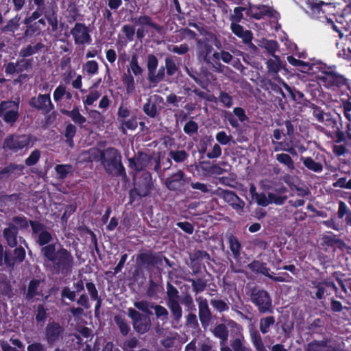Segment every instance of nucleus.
<instances>
[{
    "mask_svg": "<svg viewBox=\"0 0 351 351\" xmlns=\"http://www.w3.org/2000/svg\"><path fill=\"white\" fill-rule=\"evenodd\" d=\"M305 2L308 9V12L313 18L330 26L339 33L340 37L345 33L351 35V23H348V20L351 19L349 16L345 19L343 16H335V7L333 4L317 0H305Z\"/></svg>",
    "mask_w": 351,
    "mask_h": 351,
    "instance_id": "1",
    "label": "nucleus"
},
{
    "mask_svg": "<svg viewBox=\"0 0 351 351\" xmlns=\"http://www.w3.org/2000/svg\"><path fill=\"white\" fill-rule=\"evenodd\" d=\"M42 252L58 269H64L71 265L73 258L71 254L59 244L45 246L42 248Z\"/></svg>",
    "mask_w": 351,
    "mask_h": 351,
    "instance_id": "2",
    "label": "nucleus"
},
{
    "mask_svg": "<svg viewBox=\"0 0 351 351\" xmlns=\"http://www.w3.org/2000/svg\"><path fill=\"white\" fill-rule=\"evenodd\" d=\"M315 69L319 72V80L326 86H337L341 83V77L335 71V66H328L326 64L319 62L315 65Z\"/></svg>",
    "mask_w": 351,
    "mask_h": 351,
    "instance_id": "3",
    "label": "nucleus"
},
{
    "mask_svg": "<svg viewBox=\"0 0 351 351\" xmlns=\"http://www.w3.org/2000/svg\"><path fill=\"white\" fill-rule=\"evenodd\" d=\"M35 141L36 139L30 135H13L5 139L4 147L17 152L33 146Z\"/></svg>",
    "mask_w": 351,
    "mask_h": 351,
    "instance_id": "4",
    "label": "nucleus"
},
{
    "mask_svg": "<svg viewBox=\"0 0 351 351\" xmlns=\"http://www.w3.org/2000/svg\"><path fill=\"white\" fill-rule=\"evenodd\" d=\"M212 45H215L217 48L221 46L220 43L213 35H208L204 39L198 41V56L200 59L207 62L213 61V56H210L213 49Z\"/></svg>",
    "mask_w": 351,
    "mask_h": 351,
    "instance_id": "5",
    "label": "nucleus"
},
{
    "mask_svg": "<svg viewBox=\"0 0 351 351\" xmlns=\"http://www.w3.org/2000/svg\"><path fill=\"white\" fill-rule=\"evenodd\" d=\"M99 158L101 160L108 171H112L120 165L121 156L114 148L107 149L104 152H100Z\"/></svg>",
    "mask_w": 351,
    "mask_h": 351,
    "instance_id": "6",
    "label": "nucleus"
},
{
    "mask_svg": "<svg viewBox=\"0 0 351 351\" xmlns=\"http://www.w3.org/2000/svg\"><path fill=\"white\" fill-rule=\"evenodd\" d=\"M19 105L12 101H3L0 104V117L10 124H12L18 118Z\"/></svg>",
    "mask_w": 351,
    "mask_h": 351,
    "instance_id": "7",
    "label": "nucleus"
},
{
    "mask_svg": "<svg viewBox=\"0 0 351 351\" xmlns=\"http://www.w3.org/2000/svg\"><path fill=\"white\" fill-rule=\"evenodd\" d=\"M71 34L77 45H89L91 42L88 27L82 23H76L71 29Z\"/></svg>",
    "mask_w": 351,
    "mask_h": 351,
    "instance_id": "8",
    "label": "nucleus"
},
{
    "mask_svg": "<svg viewBox=\"0 0 351 351\" xmlns=\"http://www.w3.org/2000/svg\"><path fill=\"white\" fill-rule=\"evenodd\" d=\"M129 315L133 320V325L135 330L140 333L147 332L150 326V319L148 317L141 315L134 309H129Z\"/></svg>",
    "mask_w": 351,
    "mask_h": 351,
    "instance_id": "9",
    "label": "nucleus"
},
{
    "mask_svg": "<svg viewBox=\"0 0 351 351\" xmlns=\"http://www.w3.org/2000/svg\"><path fill=\"white\" fill-rule=\"evenodd\" d=\"M252 302L258 307L261 312H266L271 306V300L269 294L265 291H259L252 296Z\"/></svg>",
    "mask_w": 351,
    "mask_h": 351,
    "instance_id": "10",
    "label": "nucleus"
},
{
    "mask_svg": "<svg viewBox=\"0 0 351 351\" xmlns=\"http://www.w3.org/2000/svg\"><path fill=\"white\" fill-rule=\"evenodd\" d=\"M230 326L233 328L237 335V337L231 342L232 350L234 351H251L250 348L245 347L243 344L245 339L242 334V328L235 322L230 323Z\"/></svg>",
    "mask_w": 351,
    "mask_h": 351,
    "instance_id": "11",
    "label": "nucleus"
},
{
    "mask_svg": "<svg viewBox=\"0 0 351 351\" xmlns=\"http://www.w3.org/2000/svg\"><path fill=\"white\" fill-rule=\"evenodd\" d=\"M223 197L238 213L241 214L242 213L245 204L233 192L224 191Z\"/></svg>",
    "mask_w": 351,
    "mask_h": 351,
    "instance_id": "12",
    "label": "nucleus"
},
{
    "mask_svg": "<svg viewBox=\"0 0 351 351\" xmlns=\"http://www.w3.org/2000/svg\"><path fill=\"white\" fill-rule=\"evenodd\" d=\"M33 232L37 235V242L40 245L49 243L51 239V234L45 230L43 226L36 222H31Z\"/></svg>",
    "mask_w": 351,
    "mask_h": 351,
    "instance_id": "13",
    "label": "nucleus"
},
{
    "mask_svg": "<svg viewBox=\"0 0 351 351\" xmlns=\"http://www.w3.org/2000/svg\"><path fill=\"white\" fill-rule=\"evenodd\" d=\"M30 104L39 109L50 110L52 108V104L49 95H39L37 97L32 98Z\"/></svg>",
    "mask_w": 351,
    "mask_h": 351,
    "instance_id": "14",
    "label": "nucleus"
},
{
    "mask_svg": "<svg viewBox=\"0 0 351 351\" xmlns=\"http://www.w3.org/2000/svg\"><path fill=\"white\" fill-rule=\"evenodd\" d=\"M247 14L256 19H261L263 16L269 15L274 16V10L266 5H253L250 6V8L247 11Z\"/></svg>",
    "mask_w": 351,
    "mask_h": 351,
    "instance_id": "15",
    "label": "nucleus"
},
{
    "mask_svg": "<svg viewBox=\"0 0 351 351\" xmlns=\"http://www.w3.org/2000/svg\"><path fill=\"white\" fill-rule=\"evenodd\" d=\"M213 334L215 337L221 339L220 350L221 351H232V350L227 346L225 342L228 339V331L226 328L223 324L217 326L213 330Z\"/></svg>",
    "mask_w": 351,
    "mask_h": 351,
    "instance_id": "16",
    "label": "nucleus"
},
{
    "mask_svg": "<svg viewBox=\"0 0 351 351\" xmlns=\"http://www.w3.org/2000/svg\"><path fill=\"white\" fill-rule=\"evenodd\" d=\"M62 330L58 324H49L46 329V337L49 343L56 341L60 337Z\"/></svg>",
    "mask_w": 351,
    "mask_h": 351,
    "instance_id": "17",
    "label": "nucleus"
},
{
    "mask_svg": "<svg viewBox=\"0 0 351 351\" xmlns=\"http://www.w3.org/2000/svg\"><path fill=\"white\" fill-rule=\"evenodd\" d=\"M137 25H141L142 27L137 29V36L142 38L145 36V32H148L149 29L154 28L159 29L158 27L152 23L150 19L147 16H141L138 19Z\"/></svg>",
    "mask_w": 351,
    "mask_h": 351,
    "instance_id": "18",
    "label": "nucleus"
},
{
    "mask_svg": "<svg viewBox=\"0 0 351 351\" xmlns=\"http://www.w3.org/2000/svg\"><path fill=\"white\" fill-rule=\"evenodd\" d=\"M143 176H144V182L142 184V186L141 185H137L136 184V176L134 177V182H135V184L136 185L135 189L137 192V193L140 195V196H145L148 194L149 193V189H150V185H151V176L149 173L147 172H145V173H143Z\"/></svg>",
    "mask_w": 351,
    "mask_h": 351,
    "instance_id": "19",
    "label": "nucleus"
},
{
    "mask_svg": "<svg viewBox=\"0 0 351 351\" xmlns=\"http://www.w3.org/2000/svg\"><path fill=\"white\" fill-rule=\"evenodd\" d=\"M231 29L235 35L242 38L245 43H249L252 40V33L250 31L244 30L240 25L232 23Z\"/></svg>",
    "mask_w": 351,
    "mask_h": 351,
    "instance_id": "20",
    "label": "nucleus"
},
{
    "mask_svg": "<svg viewBox=\"0 0 351 351\" xmlns=\"http://www.w3.org/2000/svg\"><path fill=\"white\" fill-rule=\"evenodd\" d=\"M29 66L27 60H22L19 61L16 65L14 63H8L5 66V73L7 74H13L15 72H22Z\"/></svg>",
    "mask_w": 351,
    "mask_h": 351,
    "instance_id": "21",
    "label": "nucleus"
},
{
    "mask_svg": "<svg viewBox=\"0 0 351 351\" xmlns=\"http://www.w3.org/2000/svg\"><path fill=\"white\" fill-rule=\"evenodd\" d=\"M274 59L267 62V69L269 72L277 73L281 69L285 67V64L280 60L279 57L273 54Z\"/></svg>",
    "mask_w": 351,
    "mask_h": 351,
    "instance_id": "22",
    "label": "nucleus"
},
{
    "mask_svg": "<svg viewBox=\"0 0 351 351\" xmlns=\"http://www.w3.org/2000/svg\"><path fill=\"white\" fill-rule=\"evenodd\" d=\"M61 112L64 114L69 116L76 123L82 124L86 121V118L80 113L77 108H74L71 111L62 109Z\"/></svg>",
    "mask_w": 351,
    "mask_h": 351,
    "instance_id": "23",
    "label": "nucleus"
},
{
    "mask_svg": "<svg viewBox=\"0 0 351 351\" xmlns=\"http://www.w3.org/2000/svg\"><path fill=\"white\" fill-rule=\"evenodd\" d=\"M16 234L17 230L16 227L11 226L4 230V237L11 247H14L16 245Z\"/></svg>",
    "mask_w": 351,
    "mask_h": 351,
    "instance_id": "24",
    "label": "nucleus"
},
{
    "mask_svg": "<svg viewBox=\"0 0 351 351\" xmlns=\"http://www.w3.org/2000/svg\"><path fill=\"white\" fill-rule=\"evenodd\" d=\"M100 151L96 148L90 149L88 151L82 153L80 156V161H92L99 159Z\"/></svg>",
    "mask_w": 351,
    "mask_h": 351,
    "instance_id": "25",
    "label": "nucleus"
},
{
    "mask_svg": "<svg viewBox=\"0 0 351 351\" xmlns=\"http://www.w3.org/2000/svg\"><path fill=\"white\" fill-rule=\"evenodd\" d=\"M199 315L202 324H207L210 313L206 301H201L199 304Z\"/></svg>",
    "mask_w": 351,
    "mask_h": 351,
    "instance_id": "26",
    "label": "nucleus"
},
{
    "mask_svg": "<svg viewBox=\"0 0 351 351\" xmlns=\"http://www.w3.org/2000/svg\"><path fill=\"white\" fill-rule=\"evenodd\" d=\"M82 69L88 75L93 76L98 73V63L95 60H88L83 65Z\"/></svg>",
    "mask_w": 351,
    "mask_h": 351,
    "instance_id": "27",
    "label": "nucleus"
},
{
    "mask_svg": "<svg viewBox=\"0 0 351 351\" xmlns=\"http://www.w3.org/2000/svg\"><path fill=\"white\" fill-rule=\"evenodd\" d=\"M250 337L252 343L257 351H266L262 339L257 331L250 330Z\"/></svg>",
    "mask_w": 351,
    "mask_h": 351,
    "instance_id": "28",
    "label": "nucleus"
},
{
    "mask_svg": "<svg viewBox=\"0 0 351 351\" xmlns=\"http://www.w3.org/2000/svg\"><path fill=\"white\" fill-rule=\"evenodd\" d=\"M304 166L308 169L315 172H319L322 170V166L320 163L314 161L310 157L301 158Z\"/></svg>",
    "mask_w": 351,
    "mask_h": 351,
    "instance_id": "29",
    "label": "nucleus"
},
{
    "mask_svg": "<svg viewBox=\"0 0 351 351\" xmlns=\"http://www.w3.org/2000/svg\"><path fill=\"white\" fill-rule=\"evenodd\" d=\"M158 66V59L154 55H149L147 58V69L149 79H154V71Z\"/></svg>",
    "mask_w": 351,
    "mask_h": 351,
    "instance_id": "30",
    "label": "nucleus"
},
{
    "mask_svg": "<svg viewBox=\"0 0 351 351\" xmlns=\"http://www.w3.org/2000/svg\"><path fill=\"white\" fill-rule=\"evenodd\" d=\"M259 45L261 47L266 49L272 55L278 49V44L275 40L263 39L260 40Z\"/></svg>",
    "mask_w": 351,
    "mask_h": 351,
    "instance_id": "31",
    "label": "nucleus"
},
{
    "mask_svg": "<svg viewBox=\"0 0 351 351\" xmlns=\"http://www.w3.org/2000/svg\"><path fill=\"white\" fill-rule=\"evenodd\" d=\"M101 96V93L99 90L91 89L86 97L83 99L84 105H92L98 98Z\"/></svg>",
    "mask_w": 351,
    "mask_h": 351,
    "instance_id": "32",
    "label": "nucleus"
},
{
    "mask_svg": "<svg viewBox=\"0 0 351 351\" xmlns=\"http://www.w3.org/2000/svg\"><path fill=\"white\" fill-rule=\"evenodd\" d=\"M276 160L285 165L289 169H293L294 165L291 157L287 154H280L276 155Z\"/></svg>",
    "mask_w": 351,
    "mask_h": 351,
    "instance_id": "33",
    "label": "nucleus"
},
{
    "mask_svg": "<svg viewBox=\"0 0 351 351\" xmlns=\"http://www.w3.org/2000/svg\"><path fill=\"white\" fill-rule=\"evenodd\" d=\"M184 173L179 171L173 174L171 178L167 179L166 185L170 189L175 188L174 182H180L183 179Z\"/></svg>",
    "mask_w": 351,
    "mask_h": 351,
    "instance_id": "34",
    "label": "nucleus"
},
{
    "mask_svg": "<svg viewBox=\"0 0 351 351\" xmlns=\"http://www.w3.org/2000/svg\"><path fill=\"white\" fill-rule=\"evenodd\" d=\"M168 306L170 308L175 319H180L182 317V308L179 304V301L168 302Z\"/></svg>",
    "mask_w": 351,
    "mask_h": 351,
    "instance_id": "35",
    "label": "nucleus"
},
{
    "mask_svg": "<svg viewBox=\"0 0 351 351\" xmlns=\"http://www.w3.org/2000/svg\"><path fill=\"white\" fill-rule=\"evenodd\" d=\"M129 70L132 71L135 75H139L142 73V69L138 64V58L134 55L130 60Z\"/></svg>",
    "mask_w": 351,
    "mask_h": 351,
    "instance_id": "36",
    "label": "nucleus"
},
{
    "mask_svg": "<svg viewBox=\"0 0 351 351\" xmlns=\"http://www.w3.org/2000/svg\"><path fill=\"white\" fill-rule=\"evenodd\" d=\"M138 123L136 119L132 118L127 121H123L121 125V129L123 133L126 130H134L137 127Z\"/></svg>",
    "mask_w": 351,
    "mask_h": 351,
    "instance_id": "37",
    "label": "nucleus"
},
{
    "mask_svg": "<svg viewBox=\"0 0 351 351\" xmlns=\"http://www.w3.org/2000/svg\"><path fill=\"white\" fill-rule=\"evenodd\" d=\"M76 132V128L73 124H69L65 130V136L66 138V142L69 144V146L72 147L73 142V137L74 136Z\"/></svg>",
    "mask_w": 351,
    "mask_h": 351,
    "instance_id": "38",
    "label": "nucleus"
},
{
    "mask_svg": "<svg viewBox=\"0 0 351 351\" xmlns=\"http://www.w3.org/2000/svg\"><path fill=\"white\" fill-rule=\"evenodd\" d=\"M274 324V319L273 317H267L261 319L260 321L261 331L265 334L267 332L268 328Z\"/></svg>",
    "mask_w": 351,
    "mask_h": 351,
    "instance_id": "39",
    "label": "nucleus"
},
{
    "mask_svg": "<svg viewBox=\"0 0 351 351\" xmlns=\"http://www.w3.org/2000/svg\"><path fill=\"white\" fill-rule=\"evenodd\" d=\"M213 61H217L219 59H221L225 63H229L232 59V55L226 51H221L220 53H214L213 54Z\"/></svg>",
    "mask_w": 351,
    "mask_h": 351,
    "instance_id": "40",
    "label": "nucleus"
},
{
    "mask_svg": "<svg viewBox=\"0 0 351 351\" xmlns=\"http://www.w3.org/2000/svg\"><path fill=\"white\" fill-rule=\"evenodd\" d=\"M66 94V87L63 85H59L53 92V99L59 103Z\"/></svg>",
    "mask_w": 351,
    "mask_h": 351,
    "instance_id": "41",
    "label": "nucleus"
},
{
    "mask_svg": "<svg viewBox=\"0 0 351 351\" xmlns=\"http://www.w3.org/2000/svg\"><path fill=\"white\" fill-rule=\"evenodd\" d=\"M40 157V152L38 149H35L29 156V157L25 160V164L27 166H32L35 165L39 160Z\"/></svg>",
    "mask_w": 351,
    "mask_h": 351,
    "instance_id": "42",
    "label": "nucleus"
},
{
    "mask_svg": "<svg viewBox=\"0 0 351 351\" xmlns=\"http://www.w3.org/2000/svg\"><path fill=\"white\" fill-rule=\"evenodd\" d=\"M167 295L169 302L179 301L178 291L172 285H168L167 286Z\"/></svg>",
    "mask_w": 351,
    "mask_h": 351,
    "instance_id": "43",
    "label": "nucleus"
},
{
    "mask_svg": "<svg viewBox=\"0 0 351 351\" xmlns=\"http://www.w3.org/2000/svg\"><path fill=\"white\" fill-rule=\"evenodd\" d=\"M216 140L221 145H227L232 140V136L227 135L223 131L218 132L216 135Z\"/></svg>",
    "mask_w": 351,
    "mask_h": 351,
    "instance_id": "44",
    "label": "nucleus"
},
{
    "mask_svg": "<svg viewBox=\"0 0 351 351\" xmlns=\"http://www.w3.org/2000/svg\"><path fill=\"white\" fill-rule=\"evenodd\" d=\"M302 64H300V66H298V68L299 70L303 73H315L317 69H315V65L318 63H314V64H309L307 62H302Z\"/></svg>",
    "mask_w": 351,
    "mask_h": 351,
    "instance_id": "45",
    "label": "nucleus"
},
{
    "mask_svg": "<svg viewBox=\"0 0 351 351\" xmlns=\"http://www.w3.org/2000/svg\"><path fill=\"white\" fill-rule=\"evenodd\" d=\"M230 247L234 255L237 256L240 250V243L238 240L233 237L229 239Z\"/></svg>",
    "mask_w": 351,
    "mask_h": 351,
    "instance_id": "46",
    "label": "nucleus"
},
{
    "mask_svg": "<svg viewBox=\"0 0 351 351\" xmlns=\"http://www.w3.org/2000/svg\"><path fill=\"white\" fill-rule=\"evenodd\" d=\"M253 201L256 202L259 206H267L269 204L270 202L269 196L267 197L264 193H258Z\"/></svg>",
    "mask_w": 351,
    "mask_h": 351,
    "instance_id": "47",
    "label": "nucleus"
},
{
    "mask_svg": "<svg viewBox=\"0 0 351 351\" xmlns=\"http://www.w3.org/2000/svg\"><path fill=\"white\" fill-rule=\"evenodd\" d=\"M197 124L193 121H190L185 124L184 131L188 134H192L197 132Z\"/></svg>",
    "mask_w": 351,
    "mask_h": 351,
    "instance_id": "48",
    "label": "nucleus"
},
{
    "mask_svg": "<svg viewBox=\"0 0 351 351\" xmlns=\"http://www.w3.org/2000/svg\"><path fill=\"white\" fill-rule=\"evenodd\" d=\"M143 110L147 115L152 117H154L157 112L156 106L154 104H152L151 102L145 104L143 107Z\"/></svg>",
    "mask_w": 351,
    "mask_h": 351,
    "instance_id": "49",
    "label": "nucleus"
},
{
    "mask_svg": "<svg viewBox=\"0 0 351 351\" xmlns=\"http://www.w3.org/2000/svg\"><path fill=\"white\" fill-rule=\"evenodd\" d=\"M171 157L176 162H182L186 158L187 154L184 151L171 152Z\"/></svg>",
    "mask_w": 351,
    "mask_h": 351,
    "instance_id": "50",
    "label": "nucleus"
},
{
    "mask_svg": "<svg viewBox=\"0 0 351 351\" xmlns=\"http://www.w3.org/2000/svg\"><path fill=\"white\" fill-rule=\"evenodd\" d=\"M221 149L218 144H215L207 154V157L208 158H216L221 156Z\"/></svg>",
    "mask_w": 351,
    "mask_h": 351,
    "instance_id": "51",
    "label": "nucleus"
},
{
    "mask_svg": "<svg viewBox=\"0 0 351 351\" xmlns=\"http://www.w3.org/2000/svg\"><path fill=\"white\" fill-rule=\"evenodd\" d=\"M269 204L274 203L277 205H281L284 203L286 199V197H282L274 193H269Z\"/></svg>",
    "mask_w": 351,
    "mask_h": 351,
    "instance_id": "52",
    "label": "nucleus"
},
{
    "mask_svg": "<svg viewBox=\"0 0 351 351\" xmlns=\"http://www.w3.org/2000/svg\"><path fill=\"white\" fill-rule=\"evenodd\" d=\"M71 167L69 165H59L56 167V172L62 178L66 176V175L71 171Z\"/></svg>",
    "mask_w": 351,
    "mask_h": 351,
    "instance_id": "53",
    "label": "nucleus"
},
{
    "mask_svg": "<svg viewBox=\"0 0 351 351\" xmlns=\"http://www.w3.org/2000/svg\"><path fill=\"white\" fill-rule=\"evenodd\" d=\"M115 321L119 326L122 334L127 335L130 330L128 325L119 317H115Z\"/></svg>",
    "mask_w": 351,
    "mask_h": 351,
    "instance_id": "54",
    "label": "nucleus"
},
{
    "mask_svg": "<svg viewBox=\"0 0 351 351\" xmlns=\"http://www.w3.org/2000/svg\"><path fill=\"white\" fill-rule=\"evenodd\" d=\"M151 307L154 308L155 313H156V315L157 316V317H163L164 318H167L168 312L165 307H163L162 306H159V305H156L155 306H152Z\"/></svg>",
    "mask_w": 351,
    "mask_h": 351,
    "instance_id": "55",
    "label": "nucleus"
},
{
    "mask_svg": "<svg viewBox=\"0 0 351 351\" xmlns=\"http://www.w3.org/2000/svg\"><path fill=\"white\" fill-rule=\"evenodd\" d=\"M165 63H166L167 73L170 75H173L177 70V67H176L174 62L170 58H166Z\"/></svg>",
    "mask_w": 351,
    "mask_h": 351,
    "instance_id": "56",
    "label": "nucleus"
},
{
    "mask_svg": "<svg viewBox=\"0 0 351 351\" xmlns=\"http://www.w3.org/2000/svg\"><path fill=\"white\" fill-rule=\"evenodd\" d=\"M220 101L226 107H230L232 105V97L226 93H221L219 97Z\"/></svg>",
    "mask_w": 351,
    "mask_h": 351,
    "instance_id": "57",
    "label": "nucleus"
},
{
    "mask_svg": "<svg viewBox=\"0 0 351 351\" xmlns=\"http://www.w3.org/2000/svg\"><path fill=\"white\" fill-rule=\"evenodd\" d=\"M86 289L88 291V293L90 295V297L92 299L96 300H97L98 295H97V291L95 288V286L92 282H87L86 285Z\"/></svg>",
    "mask_w": 351,
    "mask_h": 351,
    "instance_id": "58",
    "label": "nucleus"
},
{
    "mask_svg": "<svg viewBox=\"0 0 351 351\" xmlns=\"http://www.w3.org/2000/svg\"><path fill=\"white\" fill-rule=\"evenodd\" d=\"M134 306L139 310H141L146 313H152L149 311V308H152L151 307L152 306H150L149 304L147 302H145V301L137 302H135Z\"/></svg>",
    "mask_w": 351,
    "mask_h": 351,
    "instance_id": "59",
    "label": "nucleus"
},
{
    "mask_svg": "<svg viewBox=\"0 0 351 351\" xmlns=\"http://www.w3.org/2000/svg\"><path fill=\"white\" fill-rule=\"evenodd\" d=\"M213 306L220 312L228 309L227 304L221 300H213L211 302Z\"/></svg>",
    "mask_w": 351,
    "mask_h": 351,
    "instance_id": "60",
    "label": "nucleus"
},
{
    "mask_svg": "<svg viewBox=\"0 0 351 351\" xmlns=\"http://www.w3.org/2000/svg\"><path fill=\"white\" fill-rule=\"evenodd\" d=\"M310 350L313 351H326V346L324 342H315L309 346Z\"/></svg>",
    "mask_w": 351,
    "mask_h": 351,
    "instance_id": "61",
    "label": "nucleus"
},
{
    "mask_svg": "<svg viewBox=\"0 0 351 351\" xmlns=\"http://www.w3.org/2000/svg\"><path fill=\"white\" fill-rule=\"evenodd\" d=\"M39 285L38 280H32L30 282L29 288H28V292H27V296L28 297H33L35 295V291L37 289Z\"/></svg>",
    "mask_w": 351,
    "mask_h": 351,
    "instance_id": "62",
    "label": "nucleus"
},
{
    "mask_svg": "<svg viewBox=\"0 0 351 351\" xmlns=\"http://www.w3.org/2000/svg\"><path fill=\"white\" fill-rule=\"evenodd\" d=\"M245 10V8L241 7L235 8L234 10V14L232 16V19L236 22L240 21L243 18L242 12L244 11Z\"/></svg>",
    "mask_w": 351,
    "mask_h": 351,
    "instance_id": "63",
    "label": "nucleus"
},
{
    "mask_svg": "<svg viewBox=\"0 0 351 351\" xmlns=\"http://www.w3.org/2000/svg\"><path fill=\"white\" fill-rule=\"evenodd\" d=\"M178 226L180 227L182 230L188 234H192L193 232V226L189 222H179L177 223Z\"/></svg>",
    "mask_w": 351,
    "mask_h": 351,
    "instance_id": "64",
    "label": "nucleus"
}]
</instances>
